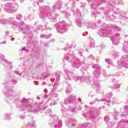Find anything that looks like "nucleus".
Instances as JSON below:
<instances>
[{
    "mask_svg": "<svg viewBox=\"0 0 128 128\" xmlns=\"http://www.w3.org/2000/svg\"><path fill=\"white\" fill-rule=\"evenodd\" d=\"M114 14H120V11H116L114 12Z\"/></svg>",
    "mask_w": 128,
    "mask_h": 128,
    "instance_id": "obj_53",
    "label": "nucleus"
},
{
    "mask_svg": "<svg viewBox=\"0 0 128 128\" xmlns=\"http://www.w3.org/2000/svg\"><path fill=\"white\" fill-rule=\"evenodd\" d=\"M102 12H104V11H96V12L92 14V16L96 18L98 15L102 14Z\"/></svg>",
    "mask_w": 128,
    "mask_h": 128,
    "instance_id": "obj_26",
    "label": "nucleus"
},
{
    "mask_svg": "<svg viewBox=\"0 0 128 128\" xmlns=\"http://www.w3.org/2000/svg\"><path fill=\"white\" fill-rule=\"evenodd\" d=\"M90 48H94V43L92 42V40H90Z\"/></svg>",
    "mask_w": 128,
    "mask_h": 128,
    "instance_id": "obj_40",
    "label": "nucleus"
},
{
    "mask_svg": "<svg viewBox=\"0 0 128 128\" xmlns=\"http://www.w3.org/2000/svg\"><path fill=\"white\" fill-rule=\"evenodd\" d=\"M20 118H24V116H20Z\"/></svg>",
    "mask_w": 128,
    "mask_h": 128,
    "instance_id": "obj_58",
    "label": "nucleus"
},
{
    "mask_svg": "<svg viewBox=\"0 0 128 128\" xmlns=\"http://www.w3.org/2000/svg\"><path fill=\"white\" fill-rule=\"evenodd\" d=\"M102 22V20H98L97 22V24H100Z\"/></svg>",
    "mask_w": 128,
    "mask_h": 128,
    "instance_id": "obj_54",
    "label": "nucleus"
},
{
    "mask_svg": "<svg viewBox=\"0 0 128 128\" xmlns=\"http://www.w3.org/2000/svg\"><path fill=\"white\" fill-rule=\"evenodd\" d=\"M114 58H118V52H115L114 54Z\"/></svg>",
    "mask_w": 128,
    "mask_h": 128,
    "instance_id": "obj_43",
    "label": "nucleus"
},
{
    "mask_svg": "<svg viewBox=\"0 0 128 128\" xmlns=\"http://www.w3.org/2000/svg\"><path fill=\"white\" fill-rule=\"evenodd\" d=\"M2 60H4V55L0 54V62H2Z\"/></svg>",
    "mask_w": 128,
    "mask_h": 128,
    "instance_id": "obj_41",
    "label": "nucleus"
},
{
    "mask_svg": "<svg viewBox=\"0 0 128 128\" xmlns=\"http://www.w3.org/2000/svg\"><path fill=\"white\" fill-rule=\"evenodd\" d=\"M39 2H43L44 0H38Z\"/></svg>",
    "mask_w": 128,
    "mask_h": 128,
    "instance_id": "obj_62",
    "label": "nucleus"
},
{
    "mask_svg": "<svg viewBox=\"0 0 128 128\" xmlns=\"http://www.w3.org/2000/svg\"><path fill=\"white\" fill-rule=\"evenodd\" d=\"M118 116V111L115 110L114 111V118H116Z\"/></svg>",
    "mask_w": 128,
    "mask_h": 128,
    "instance_id": "obj_37",
    "label": "nucleus"
},
{
    "mask_svg": "<svg viewBox=\"0 0 128 128\" xmlns=\"http://www.w3.org/2000/svg\"><path fill=\"white\" fill-rule=\"evenodd\" d=\"M48 96L47 94H45L44 96V98H48Z\"/></svg>",
    "mask_w": 128,
    "mask_h": 128,
    "instance_id": "obj_61",
    "label": "nucleus"
},
{
    "mask_svg": "<svg viewBox=\"0 0 128 128\" xmlns=\"http://www.w3.org/2000/svg\"><path fill=\"white\" fill-rule=\"evenodd\" d=\"M110 88H112V90H116L118 88H120V84H115L114 85H110Z\"/></svg>",
    "mask_w": 128,
    "mask_h": 128,
    "instance_id": "obj_23",
    "label": "nucleus"
},
{
    "mask_svg": "<svg viewBox=\"0 0 128 128\" xmlns=\"http://www.w3.org/2000/svg\"><path fill=\"white\" fill-rule=\"evenodd\" d=\"M120 64L126 68H128V55L124 54L122 56L120 60Z\"/></svg>",
    "mask_w": 128,
    "mask_h": 128,
    "instance_id": "obj_12",
    "label": "nucleus"
},
{
    "mask_svg": "<svg viewBox=\"0 0 128 128\" xmlns=\"http://www.w3.org/2000/svg\"><path fill=\"white\" fill-rule=\"evenodd\" d=\"M85 111L84 112V114H88V112H90V116L92 120H94V118H96L98 116V114L96 112H92V109H90V108L88 106H85L84 107Z\"/></svg>",
    "mask_w": 128,
    "mask_h": 128,
    "instance_id": "obj_11",
    "label": "nucleus"
},
{
    "mask_svg": "<svg viewBox=\"0 0 128 128\" xmlns=\"http://www.w3.org/2000/svg\"><path fill=\"white\" fill-rule=\"evenodd\" d=\"M72 98V96H68V97L64 100V104H72V100L70 98Z\"/></svg>",
    "mask_w": 128,
    "mask_h": 128,
    "instance_id": "obj_24",
    "label": "nucleus"
},
{
    "mask_svg": "<svg viewBox=\"0 0 128 128\" xmlns=\"http://www.w3.org/2000/svg\"><path fill=\"white\" fill-rule=\"evenodd\" d=\"M88 58H92V60H94V56L92 55H90V56H88Z\"/></svg>",
    "mask_w": 128,
    "mask_h": 128,
    "instance_id": "obj_47",
    "label": "nucleus"
},
{
    "mask_svg": "<svg viewBox=\"0 0 128 128\" xmlns=\"http://www.w3.org/2000/svg\"><path fill=\"white\" fill-rule=\"evenodd\" d=\"M72 78L74 80H75V82L80 80L81 82H86V80H90V76H86L85 77H84L82 76H78L74 75Z\"/></svg>",
    "mask_w": 128,
    "mask_h": 128,
    "instance_id": "obj_14",
    "label": "nucleus"
},
{
    "mask_svg": "<svg viewBox=\"0 0 128 128\" xmlns=\"http://www.w3.org/2000/svg\"><path fill=\"white\" fill-rule=\"evenodd\" d=\"M40 17L41 18H44V16L50 17V20L52 22H56V19L58 16V14H54V16H52V8L48 6H43L42 8L40 7Z\"/></svg>",
    "mask_w": 128,
    "mask_h": 128,
    "instance_id": "obj_4",
    "label": "nucleus"
},
{
    "mask_svg": "<svg viewBox=\"0 0 128 128\" xmlns=\"http://www.w3.org/2000/svg\"><path fill=\"white\" fill-rule=\"evenodd\" d=\"M0 44H6V41L5 42H0Z\"/></svg>",
    "mask_w": 128,
    "mask_h": 128,
    "instance_id": "obj_59",
    "label": "nucleus"
},
{
    "mask_svg": "<svg viewBox=\"0 0 128 128\" xmlns=\"http://www.w3.org/2000/svg\"><path fill=\"white\" fill-rule=\"evenodd\" d=\"M20 52H23V50H26V47H23L22 49H20Z\"/></svg>",
    "mask_w": 128,
    "mask_h": 128,
    "instance_id": "obj_50",
    "label": "nucleus"
},
{
    "mask_svg": "<svg viewBox=\"0 0 128 128\" xmlns=\"http://www.w3.org/2000/svg\"><path fill=\"white\" fill-rule=\"evenodd\" d=\"M50 36H52V34H49L48 35L42 34L40 36V38H50Z\"/></svg>",
    "mask_w": 128,
    "mask_h": 128,
    "instance_id": "obj_31",
    "label": "nucleus"
},
{
    "mask_svg": "<svg viewBox=\"0 0 128 128\" xmlns=\"http://www.w3.org/2000/svg\"><path fill=\"white\" fill-rule=\"evenodd\" d=\"M10 114H5V118L6 120H9L8 118H10Z\"/></svg>",
    "mask_w": 128,
    "mask_h": 128,
    "instance_id": "obj_44",
    "label": "nucleus"
},
{
    "mask_svg": "<svg viewBox=\"0 0 128 128\" xmlns=\"http://www.w3.org/2000/svg\"><path fill=\"white\" fill-rule=\"evenodd\" d=\"M34 84H38V82L34 81Z\"/></svg>",
    "mask_w": 128,
    "mask_h": 128,
    "instance_id": "obj_60",
    "label": "nucleus"
},
{
    "mask_svg": "<svg viewBox=\"0 0 128 128\" xmlns=\"http://www.w3.org/2000/svg\"><path fill=\"white\" fill-rule=\"evenodd\" d=\"M74 52L73 50H70L68 53V56L66 55L64 57V60H68V62H70V58H72L73 61L72 62V66L78 68L80 66H82L84 64V57L82 54V52L79 53V54L81 56L80 58H78L76 57H72Z\"/></svg>",
    "mask_w": 128,
    "mask_h": 128,
    "instance_id": "obj_3",
    "label": "nucleus"
},
{
    "mask_svg": "<svg viewBox=\"0 0 128 128\" xmlns=\"http://www.w3.org/2000/svg\"><path fill=\"white\" fill-rule=\"evenodd\" d=\"M66 74L64 76L66 80H72L74 78V74L68 70H65Z\"/></svg>",
    "mask_w": 128,
    "mask_h": 128,
    "instance_id": "obj_17",
    "label": "nucleus"
},
{
    "mask_svg": "<svg viewBox=\"0 0 128 128\" xmlns=\"http://www.w3.org/2000/svg\"><path fill=\"white\" fill-rule=\"evenodd\" d=\"M47 30H52V28H49V27H46Z\"/></svg>",
    "mask_w": 128,
    "mask_h": 128,
    "instance_id": "obj_56",
    "label": "nucleus"
},
{
    "mask_svg": "<svg viewBox=\"0 0 128 128\" xmlns=\"http://www.w3.org/2000/svg\"><path fill=\"white\" fill-rule=\"evenodd\" d=\"M124 110L126 112H128V106H124Z\"/></svg>",
    "mask_w": 128,
    "mask_h": 128,
    "instance_id": "obj_42",
    "label": "nucleus"
},
{
    "mask_svg": "<svg viewBox=\"0 0 128 128\" xmlns=\"http://www.w3.org/2000/svg\"><path fill=\"white\" fill-rule=\"evenodd\" d=\"M92 68L95 70H102V68L98 64H94L92 65Z\"/></svg>",
    "mask_w": 128,
    "mask_h": 128,
    "instance_id": "obj_20",
    "label": "nucleus"
},
{
    "mask_svg": "<svg viewBox=\"0 0 128 128\" xmlns=\"http://www.w3.org/2000/svg\"><path fill=\"white\" fill-rule=\"evenodd\" d=\"M112 96V92L108 93V94H106V97L108 98L107 99H102L100 100H98V99H96L94 101L92 102H91L90 103V104H94L95 102H104V104H107V106H110V100L108 98H110Z\"/></svg>",
    "mask_w": 128,
    "mask_h": 128,
    "instance_id": "obj_10",
    "label": "nucleus"
},
{
    "mask_svg": "<svg viewBox=\"0 0 128 128\" xmlns=\"http://www.w3.org/2000/svg\"><path fill=\"white\" fill-rule=\"evenodd\" d=\"M75 110H76V108H73L71 110V112H75Z\"/></svg>",
    "mask_w": 128,
    "mask_h": 128,
    "instance_id": "obj_55",
    "label": "nucleus"
},
{
    "mask_svg": "<svg viewBox=\"0 0 128 128\" xmlns=\"http://www.w3.org/2000/svg\"><path fill=\"white\" fill-rule=\"evenodd\" d=\"M27 128H32L33 126H35L36 124H34V122H32V123L30 122H28L26 124Z\"/></svg>",
    "mask_w": 128,
    "mask_h": 128,
    "instance_id": "obj_27",
    "label": "nucleus"
},
{
    "mask_svg": "<svg viewBox=\"0 0 128 128\" xmlns=\"http://www.w3.org/2000/svg\"><path fill=\"white\" fill-rule=\"evenodd\" d=\"M19 24L20 26H19L20 32L23 30V34H26L28 32V30H30V27H28V25L24 24V22H20Z\"/></svg>",
    "mask_w": 128,
    "mask_h": 128,
    "instance_id": "obj_13",
    "label": "nucleus"
},
{
    "mask_svg": "<svg viewBox=\"0 0 128 128\" xmlns=\"http://www.w3.org/2000/svg\"><path fill=\"white\" fill-rule=\"evenodd\" d=\"M48 102H50L51 104H50V106H54L55 101L54 100H49Z\"/></svg>",
    "mask_w": 128,
    "mask_h": 128,
    "instance_id": "obj_39",
    "label": "nucleus"
},
{
    "mask_svg": "<svg viewBox=\"0 0 128 128\" xmlns=\"http://www.w3.org/2000/svg\"><path fill=\"white\" fill-rule=\"evenodd\" d=\"M69 96H72V98H70V100L72 102V104L76 101V96H73V95H70Z\"/></svg>",
    "mask_w": 128,
    "mask_h": 128,
    "instance_id": "obj_33",
    "label": "nucleus"
},
{
    "mask_svg": "<svg viewBox=\"0 0 128 128\" xmlns=\"http://www.w3.org/2000/svg\"><path fill=\"white\" fill-rule=\"evenodd\" d=\"M13 18H9L8 20H6V19H1L0 20V24H14V21Z\"/></svg>",
    "mask_w": 128,
    "mask_h": 128,
    "instance_id": "obj_19",
    "label": "nucleus"
},
{
    "mask_svg": "<svg viewBox=\"0 0 128 128\" xmlns=\"http://www.w3.org/2000/svg\"><path fill=\"white\" fill-rule=\"evenodd\" d=\"M70 47H67V48H64V50H66L68 49V48Z\"/></svg>",
    "mask_w": 128,
    "mask_h": 128,
    "instance_id": "obj_64",
    "label": "nucleus"
},
{
    "mask_svg": "<svg viewBox=\"0 0 128 128\" xmlns=\"http://www.w3.org/2000/svg\"><path fill=\"white\" fill-rule=\"evenodd\" d=\"M17 82L18 81L16 80H13L12 81V84H16Z\"/></svg>",
    "mask_w": 128,
    "mask_h": 128,
    "instance_id": "obj_51",
    "label": "nucleus"
},
{
    "mask_svg": "<svg viewBox=\"0 0 128 128\" xmlns=\"http://www.w3.org/2000/svg\"><path fill=\"white\" fill-rule=\"evenodd\" d=\"M102 74H103L104 76H106V70H102Z\"/></svg>",
    "mask_w": 128,
    "mask_h": 128,
    "instance_id": "obj_45",
    "label": "nucleus"
},
{
    "mask_svg": "<svg viewBox=\"0 0 128 128\" xmlns=\"http://www.w3.org/2000/svg\"><path fill=\"white\" fill-rule=\"evenodd\" d=\"M92 74L94 76L93 80H92V78L90 77L88 80H85V82L91 84L92 88H100V81L98 80V78H100V74H102V70H94Z\"/></svg>",
    "mask_w": 128,
    "mask_h": 128,
    "instance_id": "obj_5",
    "label": "nucleus"
},
{
    "mask_svg": "<svg viewBox=\"0 0 128 128\" xmlns=\"http://www.w3.org/2000/svg\"><path fill=\"white\" fill-rule=\"evenodd\" d=\"M60 8H62V1H60V0H58L55 5L52 6V10L53 12H54L56 8H57V10H60Z\"/></svg>",
    "mask_w": 128,
    "mask_h": 128,
    "instance_id": "obj_18",
    "label": "nucleus"
},
{
    "mask_svg": "<svg viewBox=\"0 0 128 128\" xmlns=\"http://www.w3.org/2000/svg\"><path fill=\"white\" fill-rule=\"evenodd\" d=\"M99 28L98 34L100 36H101L102 38L109 36L114 40L120 39V34L116 32L113 35L112 32V30H116V32H120L122 29L120 27L116 25H112L110 28L108 25L106 24H104Z\"/></svg>",
    "mask_w": 128,
    "mask_h": 128,
    "instance_id": "obj_2",
    "label": "nucleus"
},
{
    "mask_svg": "<svg viewBox=\"0 0 128 128\" xmlns=\"http://www.w3.org/2000/svg\"><path fill=\"white\" fill-rule=\"evenodd\" d=\"M54 26L59 34H64L68 32V28H66V23L64 21H62L56 23Z\"/></svg>",
    "mask_w": 128,
    "mask_h": 128,
    "instance_id": "obj_8",
    "label": "nucleus"
},
{
    "mask_svg": "<svg viewBox=\"0 0 128 128\" xmlns=\"http://www.w3.org/2000/svg\"><path fill=\"white\" fill-rule=\"evenodd\" d=\"M80 12V10L78 9H77L76 10V14L78 16V13Z\"/></svg>",
    "mask_w": 128,
    "mask_h": 128,
    "instance_id": "obj_52",
    "label": "nucleus"
},
{
    "mask_svg": "<svg viewBox=\"0 0 128 128\" xmlns=\"http://www.w3.org/2000/svg\"><path fill=\"white\" fill-rule=\"evenodd\" d=\"M61 12L64 14L66 18H68L70 16V14L69 12L66 11Z\"/></svg>",
    "mask_w": 128,
    "mask_h": 128,
    "instance_id": "obj_29",
    "label": "nucleus"
},
{
    "mask_svg": "<svg viewBox=\"0 0 128 128\" xmlns=\"http://www.w3.org/2000/svg\"><path fill=\"white\" fill-rule=\"evenodd\" d=\"M12 62H8V61L4 62V66H6V68H8V66H9L10 70H12Z\"/></svg>",
    "mask_w": 128,
    "mask_h": 128,
    "instance_id": "obj_22",
    "label": "nucleus"
},
{
    "mask_svg": "<svg viewBox=\"0 0 128 128\" xmlns=\"http://www.w3.org/2000/svg\"><path fill=\"white\" fill-rule=\"evenodd\" d=\"M126 42H124L123 44V48L122 50L125 54H128V36H127L126 37Z\"/></svg>",
    "mask_w": 128,
    "mask_h": 128,
    "instance_id": "obj_16",
    "label": "nucleus"
},
{
    "mask_svg": "<svg viewBox=\"0 0 128 128\" xmlns=\"http://www.w3.org/2000/svg\"><path fill=\"white\" fill-rule=\"evenodd\" d=\"M50 119L49 122L50 124H54V128H61L62 123L61 120H58V118L56 115H50Z\"/></svg>",
    "mask_w": 128,
    "mask_h": 128,
    "instance_id": "obj_9",
    "label": "nucleus"
},
{
    "mask_svg": "<svg viewBox=\"0 0 128 128\" xmlns=\"http://www.w3.org/2000/svg\"><path fill=\"white\" fill-rule=\"evenodd\" d=\"M104 121L106 122V124H108V123L110 122V116H106L104 117Z\"/></svg>",
    "mask_w": 128,
    "mask_h": 128,
    "instance_id": "obj_34",
    "label": "nucleus"
},
{
    "mask_svg": "<svg viewBox=\"0 0 128 128\" xmlns=\"http://www.w3.org/2000/svg\"><path fill=\"white\" fill-rule=\"evenodd\" d=\"M106 62L108 64H112V60L110 59H106L105 60Z\"/></svg>",
    "mask_w": 128,
    "mask_h": 128,
    "instance_id": "obj_35",
    "label": "nucleus"
},
{
    "mask_svg": "<svg viewBox=\"0 0 128 128\" xmlns=\"http://www.w3.org/2000/svg\"><path fill=\"white\" fill-rule=\"evenodd\" d=\"M78 26L80 28L82 26V20L80 19H76L75 20Z\"/></svg>",
    "mask_w": 128,
    "mask_h": 128,
    "instance_id": "obj_25",
    "label": "nucleus"
},
{
    "mask_svg": "<svg viewBox=\"0 0 128 128\" xmlns=\"http://www.w3.org/2000/svg\"><path fill=\"white\" fill-rule=\"evenodd\" d=\"M30 98H23L22 101H20L18 100H16V102L17 108H20V110L22 112L27 110L30 112H38L40 110H44L42 106L44 104L42 102L36 103L35 104H32L30 102Z\"/></svg>",
    "mask_w": 128,
    "mask_h": 128,
    "instance_id": "obj_1",
    "label": "nucleus"
},
{
    "mask_svg": "<svg viewBox=\"0 0 128 128\" xmlns=\"http://www.w3.org/2000/svg\"><path fill=\"white\" fill-rule=\"evenodd\" d=\"M72 88L70 87V84H68L67 86V88L66 90V94H70L72 92Z\"/></svg>",
    "mask_w": 128,
    "mask_h": 128,
    "instance_id": "obj_28",
    "label": "nucleus"
},
{
    "mask_svg": "<svg viewBox=\"0 0 128 128\" xmlns=\"http://www.w3.org/2000/svg\"><path fill=\"white\" fill-rule=\"evenodd\" d=\"M90 6H91L92 8H94V10H96V7L98 6V4L93 2L91 4Z\"/></svg>",
    "mask_w": 128,
    "mask_h": 128,
    "instance_id": "obj_32",
    "label": "nucleus"
},
{
    "mask_svg": "<svg viewBox=\"0 0 128 128\" xmlns=\"http://www.w3.org/2000/svg\"><path fill=\"white\" fill-rule=\"evenodd\" d=\"M16 18L19 20L22 18V16L21 14H17L16 16Z\"/></svg>",
    "mask_w": 128,
    "mask_h": 128,
    "instance_id": "obj_36",
    "label": "nucleus"
},
{
    "mask_svg": "<svg viewBox=\"0 0 128 128\" xmlns=\"http://www.w3.org/2000/svg\"><path fill=\"white\" fill-rule=\"evenodd\" d=\"M60 72H58L56 74V80L54 85L50 84V90L52 98H58V94L56 92V88H58V82H60Z\"/></svg>",
    "mask_w": 128,
    "mask_h": 128,
    "instance_id": "obj_6",
    "label": "nucleus"
},
{
    "mask_svg": "<svg viewBox=\"0 0 128 128\" xmlns=\"http://www.w3.org/2000/svg\"><path fill=\"white\" fill-rule=\"evenodd\" d=\"M116 124V122H110L109 123H108V128H114V126Z\"/></svg>",
    "mask_w": 128,
    "mask_h": 128,
    "instance_id": "obj_30",
    "label": "nucleus"
},
{
    "mask_svg": "<svg viewBox=\"0 0 128 128\" xmlns=\"http://www.w3.org/2000/svg\"><path fill=\"white\" fill-rule=\"evenodd\" d=\"M112 44H115V46H118V42H114V40H113Z\"/></svg>",
    "mask_w": 128,
    "mask_h": 128,
    "instance_id": "obj_48",
    "label": "nucleus"
},
{
    "mask_svg": "<svg viewBox=\"0 0 128 128\" xmlns=\"http://www.w3.org/2000/svg\"><path fill=\"white\" fill-rule=\"evenodd\" d=\"M16 74H18V76H22V73H20L18 71H15Z\"/></svg>",
    "mask_w": 128,
    "mask_h": 128,
    "instance_id": "obj_46",
    "label": "nucleus"
},
{
    "mask_svg": "<svg viewBox=\"0 0 128 128\" xmlns=\"http://www.w3.org/2000/svg\"><path fill=\"white\" fill-rule=\"evenodd\" d=\"M87 28H94V24H92V23L90 22L88 24Z\"/></svg>",
    "mask_w": 128,
    "mask_h": 128,
    "instance_id": "obj_38",
    "label": "nucleus"
},
{
    "mask_svg": "<svg viewBox=\"0 0 128 128\" xmlns=\"http://www.w3.org/2000/svg\"><path fill=\"white\" fill-rule=\"evenodd\" d=\"M104 14L105 16H108V12H104Z\"/></svg>",
    "mask_w": 128,
    "mask_h": 128,
    "instance_id": "obj_57",
    "label": "nucleus"
},
{
    "mask_svg": "<svg viewBox=\"0 0 128 128\" xmlns=\"http://www.w3.org/2000/svg\"><path fill=\"white\" fill-rule=\"evenodd\" d=\"M90 128H96V126L93 125Z\"/></svg>",
    "mask_w": 128,
    "mask_h": 128,
    "instance_id": "obj_63",
    "label": "nucleus"
},
{
    "mask_svg": "<svg viewBox=\"0 0 128 128\" xmlns=\"http://www.w3.org/2000/svg\"><path fill=\"white\" fill-rule=\"evenodd\" d=\"M98 0H99L101 2H106V0H96V2H98Z\"/></svg>",
    "mask_w": 128,
    "mask_h": 128,
    "instance_id": "obj_49",
    "label": "nucleus"
},
{
    "mask_svg": "<svg viewBox=\"0 0 128 128\" xmlns=\"http://www.w3.org/2000/svg\"><path fill=\"white\" fill-rule=\"evenodd\" d=\"M50 76V74L48 72H45L42 74V76L38 77L37 76V78L38 80L40 78V80H46V78H47Z\"/></svg>",
    "mask_w": 128,
    "mask_h": 128,
    "instance_id": "obj_21",
    "label": "nucleus"
},
{
    "mask_svg": "<svg viewBox=\"0 0 128 128\" xmlns=\"http://www.w3.org/2000/svg\"><path fill=\"white\" fill-rule=\"evenodd\" d=\"M76 124V119H69L66 122V124L67 126H74Z\"/></svg>",
    "mask_w": 128,
    "mask_h": 128,
    "instance_id": "obj_15",
    "label": "nucleus"
},
{
    "mask_svg": "<svg viewBox=\"0 0 128 128\" xmlns=\"http://www.w3.org/2000/svg\"><path fill=\"white\" fill-rule=\"evenodd\" d=\"M18 8V3H7L5 4L4 10L8 14H14L16 12Z\"/></svg>",
    "mask_w": 128,
    "mask_h": 128,
    "instance_id": "obj_7",
    "label": "nucleus"
}]
</instances>
